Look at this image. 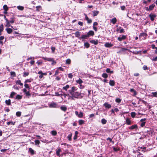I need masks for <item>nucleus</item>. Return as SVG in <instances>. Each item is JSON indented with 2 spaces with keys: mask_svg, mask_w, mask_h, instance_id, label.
Masks as SVG:
<instances>
[{
  "mask_svg": "<svg viewBox=\"0 0 157 157\" xmlns=\"http://www.w3.org/2000/svg\"><path fill=\"white\" fill-rule=\"evenodd\" d=\"M7 124L8 125H9L10 124H12L13 125H14L15 124V122H13L11 121L10 122H7Z\"/></svg>",
  "mask_w": 157,
  "mask_h": 157,
  "instance_id": "obj_57",
  "label": "nucleus"
},
{
  "mask_svg": "<svg viewBox=\"0 0 157 157\" xmlns=\"http://www.w3.org/2000/svg\"><path fill=\"white\" fill-rule=\"evenodd\" d=\"M35 142L36 145H39L40 143V141L38 140H35Z\"/></svg>",
  "mask_w": 157,
  "mask_h": 157,
  "instance_id": "obj_58",
  "label": "nucleus"
},
{
  "mask_svg": "<svg viewBox=\"0 0 157 157\" xmlns=\"http://www.w3.org/2000/svg\"><path fill=\"white\" fill-rule=\"evenodd\" d=\"M23 74V76L24 77H25L29 75V73L28 72H24Z\"/></svg>",
  "mask_w": 157,
  "mask_h": 157,
  "instance_id": "obj_43",
  "label": "nucleus"
},
{
  "mask_svg": "<svg viewBox=\"0 0 157 157\" xmlns=\"http://www.w3.org/2000/svg\"><path fill=\"white\" fill-rule=\"evenodd\" d=\"M146 132L149 136H152L154 134V131L152 128H149L147 131Z\"/></svg>",
  "mask_w": 157,
  "mask_h": 157,
  "instance_id": "obj_2",
  "label": "nucleus"
},
{
  "mask_svg": "<svg viewBox=\"0 0 157 157\" xmlns=\"http://www.w3.org/2000/svg\"><path fill=\"white\" fill-rule=\"evenodd\" d=\"M29 152H30L32 155L35 154V151L31 148H29Z\"/></svg>",
  "mask_w": 157,
  "mask_h": 157,
  "instance_id": "obj_16",
  "label": "nucleus"
},
{
  "mask_svg": "<svg viewBox=\"0 0 157 157\" xmlns=\"http://www.w3.org/2000/svg\"><path fill=\"white\" fill-rule=\"evenodd\" d=\"M6 24L5 25L6 27H11L12 28H13V26H11L10 25V23L9 22V21H6Z\"/></svg>",
  "mask_w": 157,
  "mask_h": 157,
  "instance_id": "obj_20",
  "label": "nucleus"
},
{
  "mask_svg": "<svg viewBox=\"0 0 157 157\" xmlns=\"http://www.w3.org/2000/svg\"><path fill=\"white\" fill-rule=\"evenodd\" d=\"M84 45L86 48H88L90 46V44L88 42H86L84 43Z\"/></svg>",
  "mask_w": 157,
  "mask_h": 157,
  "instance_id": "obj_36",
  "label": "nucleus"
},
{
  "mask_svg": "<svg viewBox=\"0 0 157 157\" xmlns=\"http://www.w3.org/2000/svg\"><path fill=\"white\" fill-rule=\"evenodd\" d=\"M126 124L127 125H130L131 124V121L128 118H127L126 120Z\"/></svg>",
  "mask_w": 157,
  "mask_h": 157,
  "instance_id": "obj_31",
  "label": "nucleus"
},
{
  "mask_svg": "<svg viewBox=\"0 0 157 157\" xmlns=\"http://www.w3.org/2000/svg\"><path fill=\"white\" fill-rule=\"evenodd\" d=\"M3 30V25L2 24L0 25V35L1 34V33Z\"/></svg>",
  "mask_w": 157,
  "mask_h": 157,
  "instance_id": "obj_35",
  "label": "nucleus"
},
{
  "mask_svg": "<svg viewBox=\"0 0 157 157\" xmlns=\"http://www.w3.org/2000/svg\"><path fill=\"white\" fill-rule=\"evenodd\" d=\"M121 101V100L119 98H117L115 100V101L116 102L120 103Z\"/></svg>",
  "mask_w": 157,
  "mask_h": 157,
  "instance_id": "obj_53",
  "label": "nucleus"
},
{
  "mask_svg": "<svg viewBox=\"0 0 157 157\" xmlns=\"http://www.w3.org/2000/svg\"><path fill=\"white\" fill-rule=\"evenodd\" d=\"M24 86L25 88L29 89V85L26 83H25Z\"/></svg>",
  "mask_w": 157,
  "mask_h": 157,
  "instance_id": "obj_55",
  "label": "nucleus"
},
{
  "mask_svg": "<svg viewBox=\"0 0 157 157\" xmlns=\"http://www.w3.org/2000/svg\"><path fill=\"white\" fill-rule=\"evenodd\" d=\"M145 123H146V122H142V123L140 124V126L141 127H144V126H145Z\"/></svg>",
  "mask_w": 157,
  "mask_h": 157,
  "instance_id": "obj_59",
  "label": "nucleus"
},
{
  "mask_svg": "<svg viewBox=\"0 0 157 157\" xmlns=\"http://www.w3.org/2000/svg\"><path fill=\"white\" fill-rule=\"evenodd\" d=\"M102 76L104 78H106L108 77V75L106 73H103L102 74Z\"/></svg>",
  "mask_w": 157,
  "mask_h": 157,
  "instance_id": "obj_47",
  "label": "nucleus"
},
{
  "mask_svg": "<svg viewBox=\"0 0 157 157\" xmlns=\"http://www.w3.org/2000/svg\"><path fill=\"white\" fill-rule=\"evenodd\" d=\"M42 58L43 59H44V60H45L46 61H48L51 62V61H53L54 62L53 59V58H49L43 57Z\"/></svg>",
  "mask_w": 157,
  "mask_h": 157,
  "instance_id": "obj_9",
  "label": "nucleus"
},
{
  "mask_svg": "<svg viewBox=\"0 0 157 157\" xmlns=\"http://www.w3.org/2000/svg\"><path fill=\"white\" fill-rule=\"evenodd\" d=\"M117 31H119L120 33H122L124 32V30L123 29L121 28V27H120L117 29Z\"/></svg>",
  "mask_w": 157,
  "mask_h": 157,
  "instance_id": "obj_24",
  "label": "nucleus"
},
{
  "mask_svg": "<svg viewBox=\"0 0 157 157\" xmlns=\"http://www.w3.org/2000/svg\"><path fill=\"white\" fill-rule=\"evenodd\" d=\"M3 9L4 10H8V7L6 5H5L3 6Z\"/></svg>",
  "mask_w": 157,
  "mask_h": 157,
  "instance_id": "obj_42",
  "label": "nucleus"
},
{
  "mask_svg": "<svg viewBox=\"0 0 157 157\" xmlns=\"http://www.w3.org/2000/svg\"><path fill=\"white\" fill-rule=\"evenodd\" d=\"M155 6V5L154 4H152L149 6V9L150 11L154 9V8Z\"/></svg>",
  "mask_w": 157,
  "mask_h": 157,
  "instance_id": "obj_21",
  "label": "nucleus"
},
{
  "mask_svg": "<svg viewBox=\"0 0 157 157\" xmlns=\"http://www.w3.org/2000/svg\"><path fill=\"white\" fill-rule=\"evenodd\" d=\"M72 133L70 134H69L67 138L69 141H71V137L72 136Z\"/></svg>",
  "mask_w": 157,
  "mask_h": 157,
  "instance_id": "obj_45",
  "label": "nucleus"
},
{
  "mask_svg": "<svg viewBox=\"0 0 157 157\" xmlns=\"http://www.w3.org/2000/svg\"><path fill=\"white\" fill-rule=\"evenodd\" d=\"M152 94H153L154 97H156L157 95V93L156 92H152Z\"/></svg>",
  "mask_w": 157,
  "mask_h": 157,
  "instance_id": "obj_63",
  "label": "nucleus"
},
{
  "mask_svg": "<svg viewBox=\"0 0 157 157\" xmlns=\"http://www.w3.org/2000/svg\"><path fill=\"white\" fill-rule=\"evenodd\" d=\"M71 61L70 59H67L66 61V63L67 64H70L71 63Z\"/></svg>",
  "mask_w": 157,
  "mask_h": 157,
  "instance_id": "obj_51",
  "label": "nucleus"
},
{
  "mask_svg": "<svg viewBox=\"0 0 157 157\" xmlns=\"http://www.w3.org/2000/svg\"><path fill=\"white\" fill-rule=\"evenodd\" d=\"M26 95V96H30V94L29 91H27L26 93H25Z\"/></svg>",
  "mask_w": 157,
  "mask_h": 157,
  "instance_id": "obj_61",
  "label": "nucleus"
},
{
  "mask_svg": "<svg viewBox=\"0 0 157 157\" xmlns=\"http://www.w3.org/2000/svg\"><path fill=\"white\" fill-rule=\"evenodd\" d=\"M137 128H138V126H137V125L136 124H135L134 125H133L131 127H130L129 128L130 129L132 130V129H134Z\"/></svg>",
  "mask_w": 157,
  "mask_h": 157,
  "instance_id": "obj_17",
  "label": "nucleus"
},
{
  "mask_svg": "<svg viewBox=\"0 0 157 157\" xmlns=\"http://www.w3.org/2000/svg\"><path fill=\"white\" fill-rule=\"evenodd\" d=\"M60 109L62 111L65 112L67 110V107L65 106H62L60 107Z\"/></svg>",
  "mask_w": 157,
  "mask_h": 157,
  "instance_id": "obj_25",
  "label": "nucleus"
},
{
  "mask_svg": "<svg viewBox=\"0 0 157 157\" xmlns=\"http://www.w3.org/2000/svg\"><path fill=\"white\" fill-rule=\"evenodd\" d=\"M89 37L87 34L86 35H82L80 38V39H82V40H83L84 39H87V38Z\"/></svg>",
  "mask_w": 157,
  "mask_h": 157,
  "instance_id": "obj_15",
  "label": "nucleus"
},
{
  "mask_svg": "<svg viewBox=\"0 0 157 157\" xmlns=\"http://www.w3.org/2000/svg\"><path fill=\"white\" fill-rule=\"evenodd\" d=\"M21 115V112H17L16 113V115L17 117H20Z\"/></svg>",
  "mask_w": 157,
  "mask_h": 157,
  "instance_id": "obj_52",
  "label": "nucleus"
},
{
  "mask_svg": "<svg viewBox=\"0 0 157 157\" xmlns=\"http://www.w3.org/2000/svg\"><path fill=\"white\" fill-rule=\"evenodd\" d=\"M143 154L140 153L137 155V157H143Z\"/></svg>",
  "mask_w": 157,
  "mask_h": 157,
  "instance_id": "obj_64",
  "label": "nucleus"
},
{
  "mask_svg": "<svg viewBox=\"0 0 157 157\" xmlns=\"http://www.w3.org/2000/svg\"><path fill=\"white\" fill-rule=\"evenodd\" d=\"M90 42L91 43L94 44L95 45H97L98 43V41L97 40H91L90 41Z\"/></svg>",
  "mask_w": 157,
  "mask_h": 157,
  "instance_id": "obj_18",
  "label": "nucleus"
},
{
  "mask_svg": "<svg viewBox=\"0 0 157 157\" xmlns=\"http://www.w3.org/2000/svg\"><path fill=\"white\" fill-rule=\"evenodd\" d=\"M130 91L131 92H133V95L134 96H136L137 94L136 92V90H135L133 89H131L130 90Z\"/></svg>",
  "mask_w": 157,
  "mask_h": 157,
  "instance_id": "obj_28",
  "label": "nucleus"
},
{
  "mask_svg": "<svg viewBox=\"0 0 157 157\" xmlns=\"http://www.w3.org/2000/svg\"><path fill=\"white\" fill-rule=\"evenodd\" d=\"M94 35V33L93 31H90L87 33V35L88 37L90 36H93Z\"/></svg>",
  "mask_w": 157,
  "mask_h": 157,
  "instance_id": "obj_13",
  "label": "nucleus"
},
{
  "mask_svg": "<svg viewBox=\"0 0 157 157\" xmlns=\"http://www.w3.org/2000/svg\"><path fill=\"white\" fill-rule=\"evenodd\" d=\"M101 122L102 124H104L106 123L107 121L105 119L103 118L101 120Z\"/></svg>",
  "mask_w": 157,
  "mask_h": 157,
  "instance_id": "obj_38",
  "label": "nucleus"
},
{
  "mask_svg": "<svg viewBox=\"0 0 157 157\" xmlns=\"http://www.w3.org/2000/svg\"><path fill=\"white\" fill-rule=\"evenodd\" d=\"M75 37H78L80 36V33L79 32L77 31L75 33Z\"/></svg>",
  "mask_w": 157,
  "mask_h": 157,
  "instance_id": "obj_40",
  "label": "nucleus"
},
{
  "mask_svg": "<svg viewBox=\"0 0 157 157\" xmlns=\"http://www.w3.org/2000/svg\"><path fill=\"white\" fill-rule=\"evenodd\" d=\"M16 83L17 84H19L21 86H22L23 85V83L21 82V81L20 80H18L16 81Z\"/></svg>",
  "mask_w": 157,
  "mask_h": 157,
  "instance_id": "obj_32",
  "label": "nucleus"
},
{
  "mask_svg": "<svg viewBox=\"0 0 157 157\" xmlns=\"http://www.w3.org/2000/svg\"><path fill=\"white\" fill-rule=\"evenodd\" d=\"M126 38V36L123 35L121 36H119L118 37L117 40L119 41H121L122 40H124Z\"/></svg>",
  "mask_w": 157,
  "mask_h": 157,
  "instance_id": "obj_12",
  "label": "nucleus"
},
{
  "mask_svg": "<svg viewBox=\"0 0 157 157\" xmlns=\"http://www.w3.org/2000/svg\"><path fill=\"white\" fill-rule=\"evenodd\" d=\"M116 21L117 19L115 17L113 18L111 20V22L113 23V24H115Z\"/></svg>",
  "mask_w": 157,
  "mask_h": 157,
  "instance_id": "obj_29",
  "label": "nucleus"
},
{
  "mask_svg": "<svg viewBox=\"0 0 157 157\" xmlns=\"http://www.w3.org/2000/svg\"><path fill=\"white\" fill-rule=\"evenodd\" d=\"M109 84L111 86H114L115 84V82L114 80H110L109 82Z\"/></svg>",
  "mask_w": 157,
  "mask_h": 157,
  "instance_id": "obj_19",
  "label": "nucleus"
},
{
  "mask_svg": "<svg viewBox=\"0 0 157 157\" xmlns=\"http://www.w3.org/2000/svg\"><path fill=\"white\" fill-rule=\"evenodd\" d=\"M131 115L132 117L134 118L136 116V113L135 112H132L131 113Z\"/></svg>",
  "mask_w": 157,
  "mask_h": 157,
  "instance_id": "obj_48",
  "label": "nucleus"
},
{
  "mask_svg": "<svg viewBox=\"0 0 157 157\" xmlns=\"http://www.w3.org/2000/svg\"><path fill=\"white\" fill-rule=\"evenodd\" d=\"M106 72L108 73H110L111 74L113 73V71H111L110 69L109 68H108L106 69Z\"/></svg>",
  "mask_w": 157,
  "mask_h": 157,
  "instance_id": "obj_34",
  "label": "nucleus"
},
{
  "mask_svg": "<svg viewBox=\"0 0 157 157\" xmlns=\"http://www.w3.org/2000/svg\"><path fill=\"white\" fill-rule=\"evenodd\" d=\"M151 59L153 61H157V57H153L152 59L151 58Z\"/></svg>",
  "mask_w": 157,
  "mask_h": 157,
  "instance_id": "obj_62",
  "label": "nucleus"
},
{
  "mask_svg": "<svg viewBox=\"0 0 157 157\" xmlns=\"http://www.w3.org/2000/svg\"><path fill=\"white\" fill-rule=\"evenodd\" d=\"M51 49L52 50V52L53 53H54L56 49V48L55 47H54L53 46H52L51 48Z\"/></svg>",
  "mask_w": 157,
  "mask_h": 157,
  "instance_id": "obj_50",
  "label": "nucleus"
},
{
  "mask_svg": "<svg viewBox=\"0 0 157 157\" xmlns=\"http://www.w3.org/2000/svg\"><path fill=\"white\" fill-rule=\"evenodd\" d=\"M77 89L75 86H73L71 90H69V92L71 94L72 92L73 93L75 92L76 91Z\"/></svg>",
  "mask_w": 157,
  "mask_h": 157,
  "instance_id": "obj_6",
  "label": "nucleus"
},
{
  "mask_svg": "<svg viewBox=\"0 0 157 157\" xmlns=\"http://www.w3.org/2000/svg\"><path fill=\"white\" fill-rule=\"evenodd\" d=\"M62 152L61 149L60 148H59L57 149L56 151V155L59 156V157H60V153L61 152Z\"/></svg>",
  "mask_w": 157,
  "mask_h": 157,
  "instance_id": "obj_14",
  "label": "nucleus"
},
{
  "mask_svg": "<svg viewBox=\"0 0 157 157\" xmlns=\"http://www.w3.org/2000/svg\"><path fill=\"white\" fill-rule=\"evenodd\" d=\"M78 132L77 131H76L75 132V134L73 138V139L74 140H75L77 139L78 137L77 136L78 135Z\"/></svg>",
  "mask_w": 157,
  "mask_h": 157,
  "instance_id": "obj_22",
  "label": "nucleus"
},
{
  "mask_svg": "<svg viewBox=\"0 0 157 157\" xmlns=\"http://www.w3.org/2000/svg\"><path fill=\"white\" fill-rule=\"evenodd\" d=\"M49 107L50 108H56L58 107L59 105L57 103L53 102L49 104Z\"/></svg>",
  "mask_w": 157,
  "mask_h": 157,
  "instance_id": "obj_3",
  "label": "nucleus"
},
{
  "mask_svg": "<svg viewBox=\"0 0 157 157\" xmlns=\"http://www.w3.org/2000/svg\"><path fill=\"white\" fill-rule=\"evenodd\" d=\"M51 133L53 136H56L57 134V132L56 131L53 130L51 132Z\"/></svg>",
  "mask_w": 157,
  "mask_h": 157,
  "instance_id": "obj_44",
  "label": "nucleus"
},
{
  "mask_svg": "<svg viewBox=\"0 0 157 157\" xmlns=\"http://www.w3.org/2000/svg\"><path fill=\"white\" fill-rule=\"evenodd\" d=\"M84 15L85 16L86 20L87 21V23L89 24L91 23L92 22V20L90 19H89L88 17L86 14L84 13Z\"/></svg>",
  "mask_w": 157,
  "mask_h": 157,
  "instance_id": "obj_7",
  "label": "nucleus"
},
{
  "mask_svg": "<svg viewBox=\"0 0 157 157\" xmlns=\"http://www.w3.org/2000/svg\"><path fill=\"white\" fill-rule=\"evenodd\" d=\"M5 103L8 105H10L11 104V100L10 99L5 101Z\"/></svg>",
  "mask_w": 157,
  "mask_h": 157,
  "instance_id": "obj_30",
  "label": "nucleus"
},
{
  "mask_svg": "<svg viewBox=\"0 0 157 157\" xmlns=\"http://www.w3.org/2000/svg\"><path fill=\"white\" fill-rule=\"evenodd\" d=\"M78 123L79 124L81 125L84 124V121L82 120H80L78 121Z\"/></svg>",
  "mask_w": 157,
  "mask_h": 157,
  "instance_id": "obj_41",
  "label": "nucleus"
},
{
  "mask_svg": "<svg viewBox=\"0 0 157 157\" xmlns=\"http://www.w3.org/2000/svg\"><path fill=\"white\" fill-rule=\"evenodd\" d=\"M147 35L145 33H141L139 35V36L140 37H143L144 39H146L147 37Z\"/></svg>",
  "mask_w": 157,
  "mask_h": 157,
  "instance_id": "obj_8",
  "label": "nucleus"
},
{
  "mask_svg": "<svg viewBox=\"0 0 157 157\" xmlns=\"http://www.w3.org/2000/svg\"><path fill=\"white\" fill-rule=\"evenodd\" d=\"M73 75L71 73H69L68 74V77L70 78H72L73 77Z\"/></svg>",
  "mask_w": 157,
  "mask_h": 157,
  "instance_id": "obj_60",
  "label": "nucleus"
},
{
  "mask_svg": "<svg viewBox=\"0 0 157 157\" xmlns=\"http://www.w3.org/2000/svg\"><path fill=\"white\" fill-rule=\"evenodd\" d=\"M6 30L8 34L11 33L13 31L12 29L10 28H6Z\"/></svg>",
  "mask_w": 157,
  "mask_h": 157,
  "instance_id": "obj_26",
  "label": "nucleus"
},
{
  "mask_svg": "<svg viewBox=\"0 0 157 157\" xmlns=\"http://www.w3.org/2000/svg\"><path fill=\"white\" fill-rule=\"evenodd\" d=\"M71 95V97L73 100H74L75 98H81L82 97L81 93L78 91H76L73 93L72 92Z\"/></svg>",
  "mask_w": 157,
  "mask_h": 157,
  "instance_id": "obj_1",
  "label": "nucleus"
},
{
  "mask_svg": "<svg viewBox=\"0 0 157 157\" xmlns=\"http://www.w3.org/2000/svg\"><path fill=\"white\" fill-rule=\"evenodd\" d=\"M9 22L12 24H13L14 22V20L13 18H11L10 19V21H9Z\"/></svg>",
  "mask_w": 157,
  "mask_h": 157,
  "instance_id": "obj_49",
  "label": "nucleus"
},
{
  "mask_svg": "<svg viewBox=\"0 0 157 157\" xmlns=\"http://www.w3.org/2000/svg\"><path fill=\"white\" fill-rule=\"evenodd\" d=\"M113 46V44L111 43H106L105 44V46L106 48H110Z\"/></svg>",
  "mask_w": 157,
  "mask_h": 157,
  "instance_id": "obj_11",
  "label": "nucleus"
},
{
  "mask_svg": "<svg viewBox=\"0 0 157 157\" xmlns=\"http://www.w3.org/2000/svg\"><path fill=\"white\" fill-rule=\"evenodd\" d=\"M92 12H93V16H94V17L97 16V15L99 13V12L98 11H97V10L93 11Z\"/></svg>",
  "mask_w": 157,
  "mask_h": 157,
  "instance_id": "obj_23",
  "label": "nucleus"
},
{
  "mask_svg": "<svg viewBox=\"0 0 157 157\" xmlns=\"http://www.w3.org/2000/svg\"><path fill=\"white\" fill-rule=\"evenodd\" d=\"M83 116V113L81 112H80L78 114V117L79 118H82Z\"/></svg>",
  "mask_w": 157,
  "mask_h": 157,
  "instance_id": "obj_46",
  "label": "nucleus"
},
{
  "mask_svg": "<svg viewBox=\"0 0 157 157\" xmlns=\"http://www.w3.org/2000/svg\"><path fill=\"white\" fill-rule=\"evenodd\" d=\"M38 73V74L40 75L39 76L40 78H42L43 75H47L46 73H43L41 71H39Z\"/></svg>",
  "mask_w": 157,
  "mask_h": 157,
  "instance_id": "obj_4",
  "label": "nucleus"
},
{
  "mask_svg": "<svg viewBox=\"0 0 157 157\" xmlns=\"http://www.w3.org/2000/svg\"><path fill=\"white\" fill-rule=\"evenodd\" d=\"M16 94V93L14 92H11L10 94V97L11 98H13L14 95Z\"/></svg>",
  "mask_w": 157,
  "mask_h": 157,
  "instance_id": "obj_56",
  "label": "nucleus"
},
{
  "mask_svg": "<svg viewBox=\"0 0 157 157\" xmlns=\"http://www.w3.org/2000/svg\"><path fill=\"white\" fill-rule=\"evenodd\" d=\"M76 82L79 85H81L83 82V81L81 78H79L78 80L76 81Z\"/></svg>",
  "mask_w": 157,
  "mask_h": 157,
  "instance_id": "obj_27",
  "label": "nucleus"
},
{
  "mask_svg": "<svg viewBox=\"0 0 157 157\" xmlns=\"http://www.w3.org/2000/svg\"><path fill=\"white\" fill-rule=\"evenodd\" d=\"M104 106L106 108H110L111 107V105L108 103L107 102L105 103L104 105Z\"/></svg>",
  "mask_w": 157,
  "mask_h": 157,
  "instance_id": "obj_10",
  "label": "nucleus"
},
{
  "mask_svg": "<svg viewBox=\"0 0 157 157\" xmlns=\"http://www.w3.org/2000/svg\"><path fill=\"white\" fill-rule=\"evenodd\" d=\"M22 98V97L21 95L18 94L17 95L16 97V98L18 99H20Z\"/></svg>",
  "mask_w": 157,
  "mask_h": 157,
  "instance_id": "obj_54",
  "label": "nucleus"
},
{
  "mask_svg": "<svg viewBox=\"0 0 157 157\" xmlns=\"http://www.w3.org/2000/svg\"><path fill=\"white\" fill-rule=\"evenodd\" d=\"M33 81V79L30 78L29 79H26L25 81V83H28V82H31Z\"/></svg>",
  "mask_w": 157,
  "mask_h": 157,
  "instance_id": "obj_37",
  "label": "nucleus"
},
{
  "mask_svg": "<svg viewBox=\"0 0 157 157\" xmlns=\"http://www.w3.org/2000/svg\"><path fill=\"white\" fill-rule=\"evenodd\" d=\"M149 17L150 18L151 20L153 21L155 18L156 17V15L152 13H151L149 15Z\"/></svg>",
  "mask_w": 157,
  "mask_h": 157,
  "instance_id": "obj_5",
  "label": "nucleus"
},
{
  "mask_svg": "<svg viewBox=\"0 0 157 157\" xmlns=\"http://www.w3.org/2000/svg\"><path fill=\"white\" fill-rule=\"evenodd\" d=\"M69 87V86L68 85H67L66 86H63V89L67 91V89Z\"/></svg>",
  "mask_w": 157,
  "mask_h": 157,
  "instance_id": "obj_39",
  "label": "nucleus"
},
{
  "mask_svg": "<svg viewBox=\"0 0 157 157\" xmlns=\"http://www.w3.org/2000/svg\"><path fill=\"white\" fill-rule=\"evenodd\" d=\"M18 9L20 10H23L24 9V7L21 6H17Z\"/></svg>",
  "mask_w": 157,
  "mask_h": 157,
  "instance_id": "obj_33",
  "label": "nucleus"
}]
</instances>
